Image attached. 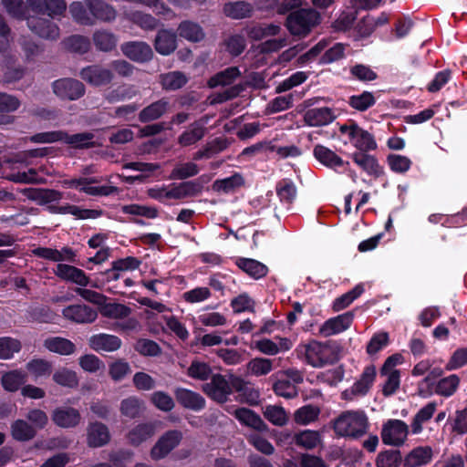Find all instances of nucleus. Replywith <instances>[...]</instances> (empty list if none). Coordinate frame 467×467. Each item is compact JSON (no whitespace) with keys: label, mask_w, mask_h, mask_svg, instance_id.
<instances>
[{"label":"nucleus","mask_w":467,"mask_h":467,"mask_svg":"<svg viewBox=\"0 0 467 467\" xmlns=\"http://www.w3.org/2000/svg\"><path fill=\"white\" fill-rule=\"evenodd\" d=\"M110 440L108 427L101 422H91L87 428V442L89 447L98 448L106 445Z\"/></svg>","instance_id":"aec40b11"},{"label":"nucleus","mask_w":467,"mask_h":467,"mask_svg":"<svg viewBox=\"0 0 467 467\" xmlns=\"http://www.w3.org/2000/svg\"><path fill=\"white\" fill-rule=\"evenodd\" d=\"M28 7L37 14H47L55 18L61 16L67 8L64 0H27Z\"/></svg>","instance_id":"2eb2a0df"},{"label":"nucleus","mask_w":467,"mask_h":467,"mask_svg":"<svg viewBox=\"0 0 467 467\" xmlns=\"http://www.w3.org/2000/svg\"><path fill=\"white\" fill-rule=\"evenodd\" d=\"M130 372L129 363L122 359L115 360L109 365V374L114 381H121Z\"/></svg>","instance_id":"69168bd1"},{"label":"nucleus","mask_w":467,"mask_h":467,"mask_svg":"<svg viewBox=\"0 0 467 467\" xmlns=\"http://www.w3.org/2000/svg\"><path fill=\"white\" fill-rule=\"evenodd\" d=\"M245 34L252 39L260 40L269 36H275L281 30L277 25L253 26L245 29Z\"/></svg>","instance_id":"864d4df0"},{"label":"nucleus","mask_w":467,"mask_h":467,"mask_svg":"<svg viewBox=\"0 0 467 467\" xmlns=\"http://www.w3.org/2000/svg\"><path fill=\"white\" fill-rule=\"evenodd\" d=\"M85 5H87L85 2L84 4L74 2L70 5L69 11L77 22L82 25H93L94 21L90 8L88 6V9H87Z\"/></svg>","instance_id":"4d7b16f0"},{"label":"nucleus","mask_w":467,"mask_h":467,"mask_svg":"<svg viewBox=\"0 0 467 467\" xmlns=\"http://www.w3.org/2000/svg\"><path fill=\"white\" fill-rule=\"evenodd\" d=\"M144 402L135 396L124 399L120 402L119 410L121 414L130 419H135L144 411Z\"/></svg>","instance_id":"ea45409f"},{"label":"nucleus","mask_w":467,"mask_h":467,"mask_svg":"<svg viewBox=\"0 0 467 467\" xmlns=\"http://www.w3.org/2000/svg\"><path fill=\"white\" fill-rule=\"evenodd\" d=\"M121 212L125 214L142 216L148 219H153L158 216V210L155 207L137 203L122 206Z\"/></svg>","instance_id":"13d9d810"},{"label":"nucleus","mask_w":467,"mask_h":467,"mask_svg":"<svg viewBox=\"0 0 467 467\" xmlns=\"http://www.w3.org/2000/svg\"><path fill=\"white\" fill-rule=\"evenodd\" d=\"M339 136L345 144L350 143L359 151H368L377 147L373 136L354 122L340 125Z\"/></svg>","instance_id":"39448f33"},{"label":"nucleus","mask_w":467,"mask_h":467,"mask_svg":"<svg viewBox=\"0 0 467 467\" xmlns=\"http://www.w3.org/2000/svg\"><path fill=\"white\" fill-rule=\"evenodd\" d=\"M436 410V403L429 402L414 416L410 427L413 434H419L423 430V424L430 420Z\"/></svg>","instance_id":"4c0bfd02"},{"label":"nucleus","mask_w":467,"mask_h":467,"mask_svg":"<svg viewBox=\"0 0 467 467\" xmlns=\"http://www.w3.org/2000/svg\"><path fill=\"white\" fill-rule=\"evenodd\" d=\"M212 296L211 290L206 286H198L182 294V298L190 304H198L208 300Z\"/></svg>","instance_id":"680f3d73"},{"label":"nucleus","mask_w":467,"mask_h":467,"mask_svg":"<svg viewBox=\"0 0 467 467\" xmlns=\"http://www.w3.org/2000/svg\"><path fill=\"white\" fill-rule=\"evenodd\" d=\"M212 374L211 367L204 362L194 360L188 368V376L198 380H206Z\"/></svg>","instance_id":"774afa93"},{"label":"nucleus","mask_w":467,"mask_h":467,"mask_svg":"<svg viewBox=\"0 0 467 467\" xmlns=\"http://www.w3.org/2000/svg\"><path fill=\"white\" fill-rule=\"evenodd\" d=\"M313 154L320 163L330 169L337 170L348 164V162H345L336 152L323 145H316Z\"/></svg>","instance_id":"a878e982"},{"label":"nucleus","mask_w":467,"mask_h":467,"mask_svg":"<svg viewBox=\"0 0 467 467\" xmlns=\"http://www.w3.org/2000/svg\"><path fill=\"white\" fill-rule=\"evenodd\" d=\"M336 116L329 108H315L306 110L304 114V121L310 127H320L331 123Z\"/></svg>","instance_id":"b1692460"},{"label":"nucleus","mask_w":467,"mask_h":467,"mask_svg":"<svg viewBox=\"0 0 467 467\" xmlns=\"http://www.w3.org/2000/svg\"><path fill=\"white\" fill-rule=\"evenodd\" d=\"M298 356L314 368H321L338 360V347L331 342L311 340L301 343L296 348Z\"/></svg>","instance_id":"f257e3e1"},{"label":"nucleus","mask_w":467,"mask_h":467,"mask_svg":"<svg viewBox=\"0 0 467 467\" xmlns=\"http://www.w3.org/2000/svg\"><path fill=\"white\" fill-rule=\"evenodd\" d=\"M353 314L347 312L325 321L319 327V334L325 337L339 334L350 327Z\"/></svg>","instance_id":"f8f14e48"},{"label":"nucleus","mask_w":467,"mask_h":467,"mask_svg":"<svg viewBox=\"0 0 467 467\" xmlns=\"http://www.w3.org/2000/svg\"><path fill=\"white\" fill-rule=\"evenodd\" d=\"M28 372L36 379L47 377L51 374L52 365L47 360L38 358L33 359L26 364Z\"/></svg>","instance_id":"052dcab7"},{"label":"nucleus","mask_w":467,"mask_h":467,"mask_svg":"<svg viewBox=\"0 0 467 467\" xmlns=\"http://www.w3.org/2000/svg\"><path fill=\"white\" fill-rule=\"evenodd\" d=\"M63 317L75 323H92L96 320L98 314L91 307L86 305H71L62 310Z\"/></svg>","instance_id":"f3484780"},{"label":"nucleus","mask_w":467,"mask_h":467,"mask_svg":"<svg viewBox=\"0 0 467 467\" xmlns=\"http://www.w3.org/2000/svg\"><path fill=\"white\" fill-rule=\"evenodd\" d=\"M52 87L54 93L62 99L76 100L85 93L84 85L73 78L57 79Z\"/></svg>","instance_id":"9b49d317"},{"label":"nucleus","mask_w":467,"mask_h":467,"mask_svg":"<svg viewBox=\"0 0 467 467\" xmlns=\"http://www.w3.org/2000/svg\"><path fill=\"white\" fill-rule=\"evenodd\" d=\"M127 17L145 30H152L158 25V21L153 16L139 11L127 14Z\"/></svg>","instance_id":"0e129e2a"},{"label":"nucleus","mask_w":467,"mask_h":467,"mask_svg":"<svg viewBox=\"0 0 467 467\" xmlns=\"http://www.w3.org/2000/svg\"><path fill=\"white\" fill-rule=\"evenodd\" d=\"M293 440L297 446L312 450L321 442V436L317 431L305 430L295 434Z\"/></svg>","instance_id":"c03bdc74"},{"label":"nucleus","mask_w":467,"mask_h":467,"mask_svg":"<svg viewBox=\"0 0 467 467\" xmlns=\"http://www.w3.org/2000/svg\"><path fill=\"white\" fill-rule=\"evenodd\" d=\"M154 47L156 51L162 56L171 54L177 47L175 33L168 29L159 30L154 40Z\"/></svg>","instance_id":"bb28decb"},{"label":"nucleus","mask_w":467,"mask_h":467,"mask_svg":"<svg viewBox=\"0 0 467 467\" xmlns=\"http://www.w3.org/2000/svg\"><path fill=\"white\" fill-rule=\"evenodd\" d=\"M365 151L354 152L352 154L353 161L369 175L379 177L382 174V167L379 164L377 159Z\"/></svg>","instance_id":"c85d7f7f"},{"label":"nucleus","mask_w":467,"mask_h":467,"mask_svg":"<svg viewBox=\"0 0 467 467\" xmlns=\"http://www.w3.org/2000/svg\"><path fill=\"white\" fill-rule=\"evenodd\" d=\"M246 367L249 374L262 377L273 370V360L266 358H254L247 363Z\"/></svg>","instance_id":"3c124183"},{"label":"nucleus","mask_w":467,"mask_h":467,"mask_svg":"<svg viewBox=\"0 0 467 467\" xmlns=\"http://www.w3.org/2000/svg\"><path fill=\"white\" fill-rule=\"evenodd\" d=\"M182 434L179 431H169L161 435L150 451L153 460L166 457L182 441Z\"/></svg>","instance_id":"9d476101"},{"label":"nucleus","mask_w":467,"mask_h":467,"mask_svg":"<svg viewBox=\"0 0 467 467\" xmlns=\"http://www.w3.org/2000/svg\"><path fill=\"white\" fill-rule=\"evenodd\" d=\"M85 3L90 8L94 22L96 19L111 22L116 18L117 12L112 6L99 0H85Z\"/></svg>","instance_id":"7c9ffc66"},{"label":"nucleus","mask_w":467,"mask_h":467,"mask_svg":"<svg viewBox=\"0 0 467 467\" xmlns=\"http://www.w3.org/2000/svg\"><path fill=\"white\" fill-rule=\"evenodd\" d=\"M203 391L213 400L223 403L232 392V387L226 379L222 375H215L211 382L203 386Z\"/></svg>","instance_id":"ddd939ff"},{"label":"nucleus","mask_w":467,"mask_h":467,"mask_svg":"<svg viewBox=\"0 0 467 467\" xmlns=\"http://www.w3.org/2000/svg\"><path fill=\"white\" fill-rule=\"evenodd\" d=\"M295 341L288 337H275V341L269 338H262L252 343L251 348L257 349L262 354L275 356L280 352H286L294 346Z\"/></svg>","instance_id":"1a4fd4ad"},{"label":"nucleus","mask_w":467,"mask_h":467,"mask_svg":"<svg viewBox=\"0 0 467 467\" xmlns=\"http://www.w3.org/2000/svg\"><path fill=\"white\" fill-rule=\"evenodd\" d=\"M186 76L179 71H172L161 76V86L167 90L181 88L186 84Z\"/></svg>","instance_id":"6e6d98bb"},{"label":"nucleus","mask_w":467,"mask_h":467,"mask_svg":"<svg viewBox=\"0 0 467 467\" xmlns=\"http://www.w3.org/2000/svg\"><path fill=\"white\" fill-rule=\"evenodd\" d=\"M240 74L238 67H228L211 78L208 85L210 88L231 85L240 76Z\"/></svg>","instance_id":"de8ad7c7"},{"label":"nucleus","mask_w":467,"mask_h":467,"mask_svg":"<svg viewBox=\"0 0 467 467\" xmlns=\"http://www.w3.org/2000/svg\"><path fill=\"white\" fill-rule=\"evenodd\" d=\"M409 434V426L401 420H389L382 425L381 440L384 444L399 447L404 444Z\"/></svg>","instance_id":"6e6552de"},{"label":"nucleus","mask_w":467,"mask_h":467,"mask_svg":"<svg viewBox=\"0 0 467 467\" xmlns=\"http://www.w3.org/2000/svg\"><path fill=\"white\" fill-rule=\"evenodd\" d=\"M88 344L89 347L97 352H112L121 347V339L114 335L101 333L90 337Z\"/></svg>","instance_id":"5701e85b"},{"label":"nucleus","mask_w":467,"mask_h":467,"mask_svg":"<svg viewBox=\"0 0 467 467\" xmlns=\"http://www.w3.org/2000/svg\"><path fill=\"white\" fill-rule=\"evenodd\" d=\"M433 450L430 446H418L412 449L404 458L406 467H421L431 463Z\"/></svg>","instance_id":"393cba45"},{"label":"nucleus","mask_w":467,"mask_h":467,"mask_svg":"<svg viewBox=\"0 0 467 467\" xmlns=\"http://www.w3.org/2000/svg\"><path fill=\"white\" fill-rule=\"evenodd\" d=\"M122 53L130 59L143 63L150 60L153 52L150 45L142 41H131L121 45Z\"/></svg>","instance_id":"4468645a"},{"label":"nucleus","mask_w":467,"mask_h":467,"mask_svg":"<svg viewBox=\"0 0 467 467\" xmlns=\"http://www.w3.org/2000/svg\"><path fill=\"white\" fill-rule=\"evenodd\" d=\"M275 379L273 386L276 395L285 399H291L297 395L296 384L303 381L302 374L296 369L278 371L271 377Z\"/></svg>","instance_id":"0eeeda50"},{"label":"nucleus","mask_w":467,"mask_h":467,"mask_svg":"<svg viewBox=\"0 0 467 467\" xmlns=\"http://www.w3.org/2000/svg\"><path fill=\"white\" fill-rule=\"evenodd\" d=\"M253 7L249 3L230 2L224 5L223 13L226 16L233 19H243L252 15Z\"/></svg>","instance_id":"79ce46f5"},{"label":"nucleus","mask_w":467,"mask_h":467,"mask_svg":"<svg viewBox=\"0 0 467 467\" xmlns=\"http://www.w3.org/2000/svg\"><path fill=\"white\" fill-rule=\"evenodd\" d=\"M53 380L66 388L74 389L78 386V377L74 370L59 368L53 374Z\"/></svg>","instance_id":"8fccbe9b"},{"label":"nucleus","mask_w":467,"mask_h":467,"mask_svg":"<svg viewBox=\"0 0 467 467\" xmlns=\"http://www.w3.org/2000/svg\"><path fill=\"white\" fill-rule=\"evenodd\" d=\"M319 21L320 16L317 11L301 9L291 13L287 16L285 26L291 35L305 37L318 25Z\"/></svg>","instance_id":"20e7f679"},{"label":"nucleus","mask_w":467,"mask_h":467,"mask_svg":"<svg viewBox=\"0 0 467 467\" xmlns=\"http://www.w3.org/2000/svg\"><path fill=\"white\" fill-rule=\"evenodd\" d=\"M26 380V374L21 370H12L2 375L1 383L6 391L15 392Z\"/></svg>","instance_id":"a18cd8bd"},{"label":"nucleus","mask_w":467,"mask_h":467,"mask_svg":"<svg viewBox=\"0 0 467 467\" xmlns=\"http://www.w3.org/2000/svg\"><path fill=\"white\" fill-rule=\"evenodd\" d=\"M207 120L200 119L192 123L178 139L180 145L186 147L195 144L205 135V124Z\"/></svg>","instance_id":"c756f323"},{"label":"nucleus","mask_w":467,"mask_h":467,"mask_svg":"<svg viewBox=\"0 0 467 467\" xmlns=\"http://www.w3.org/2000/svg\"><path fill=\"white\" fill-rule=\"evenodd\" d=\"M24 194L38 204H47L58 202L62 199V193L51 189H26Z\"/></svg>","instance_id":"473e14b6"},{"label":"nucleus","mask_w":467,"mask_h":467,"mask_svg":"<svg viewBox=\"0 0 467 467\" xmlns=\"http://www.w3.org/2000/svg\"><path fill=\"white\" fill-rule=\"evenodd\" d=\"M376 376L373 366L365 368L360 379L351 387V393L355 396H363L370 389Z\"/></svg>","instance_id":"e433bc0d"},{"label":"nucleus","mask_w":467,"mask_h":467,"mask_svg":"<svg viewBox=\"0 0 467 467\" xmlns=\"http://www.w3.org/2000/svg\"><path fill=\"white\" fill-rule=\"evenodd\" d=\"M51 417L56 425L65 429L78 426L81 420L79 411L71 407L57 408Z\"/></svg>","instance_id":"a211bd4d"},{"label":"nucleus","mask_w":467,"mask_h":467,"mask_svg":"<svg viewBox=\"0 0 467 467\" xmlns=\"http://www.w3.org/2000/svg\"><path fill=\"white\" fill-rule=\"evenodd\" d=\"M94 135L90 132H83L68 135L63 132L62 141L76 148H88L93 146Z\"/></svg>","instance_id":"bf43d9fd"},{"label":"nucleus","mask_w":467,"mask_h":467,"mask_svg":"<svg viewBox=\"0 0 467 467\" xmlns=\"http://www.w3.org/2000/svg\"><path fill=\"white\" fill-rule=\"evenodd\" d=\"M177 31L181 37L193 43L202 41L205 36L202 26L191 20L181 22Z\"/></svg>","instance_id":"72a5a7b5"},{"label":"nucleus","mask_w":467,"mask_h":467,"mask_svg":"<svg viewBox=\"0 0 467 467\" xmlns=\"http://www.w3.org/2000/svg\"><path fill=\"white\" fill-rule=\"evenodd\" d=\"M364 292L362 285H358L349 292L344 294L340 297L337 298L333 303V308L335 311H340L348 306L356 298H358Z\"/></svg>","instance_id":"e2e57ef3"},{"label":"nucleus","mask_w":467,"mask_h":467,"mask_svg":"<svg viewBox=\"0 0 467 467\" xmlns=\"http://www.w3.org/2000/svg\"><path fill=\"white\" fill-rule=\"evenodd\" d=\"M101 181L97 177H78L65 180L62 184L67 188H74L91 196H109L119 192V189L113 185H97Z\"/></svg>","instance_id":"423d86ee"},{"label":"nucleus","mask_w":467,"mask_h":467,"mask_svg":"<svg viewBox=\"0 0 467 467\" xmlns=\"http://www.w3.org/2000/svg\"><path fill=\"white\" fill-rule=\"evenodd\" d=\"M236 264L239 268L254 279L264 277L268 272L266 265L254 259L240 258Z\"/></svg>","instance_id":"a19ab883"},{"label":"nucleus","mask_w":467,"mask_h":467,"mask_svg":"<svg viewBox=\"0 0 467 467\" xmlns=\"http://www.w3.org/2000/svg\"><path fill=\"white\" fill-rule=\"evenodd\" d=\"M159 425L160 421L140 423L129 431L127 439L131 445L138 446L151 438Z\"/></svg>","instance_id":"412c9836"},{"label":"nucleus","mask_w":467,"mask_h":467,"mask_svg":"<svg viewBox=\"0 0 467 467\" xmlns=\"http://www.w3.org/2000/svg\"><path fill=\"white\" fill-rule=\"evenodd\" d=\"M320 409L314 405H306L295 411L294 420L299 425H308L318 419Z\"/></svg>","instance_id":"09e8293b"},{"label":"nucleus","mask_w":467,"mask_h":467,"mask_svg":"<svg viewBox=\"0 0 467 467\" xmlns=\"http://www.w3.org/2000/svg\"><path fill=\"white\" fill-rule=\"evenodd\" d=\"M387 161L390 170L396 173H405L412 163L410 158L400 154H390Z\"/></svg>","instance_id":"338daca9"},{"label":"nucleus","mask_w":467,"mask_h":467,"mask_svg":"<svg viewBox=\"0 0 467 467\" xmlns=\"http://www.w3.org/2000/svg\"><path fill=\"white\" fill-rule=\"evenodd\" d=\"M175 397L182 407L189 410H200L205 406V400L199 393L187 389H177Z\"/></svg>","instance_id":"cd10ccee"},{"label":"nucleus","mask_w":467,"mask_h":467,"mask_svg":"<svg viewBox=\"0 0 467 467\" xmlns=\"http://www.w3.org/2000/svg\"><path fill=\"white\" fill-rule=\"evenodd\" d=\"M29 28L39 36L48 39H56L59 36L57 26L51 21L41 17H28Z\"/></svg>","instance_id":"4be33fe9"},{"label":"nucleus","mask_w":467,"mask_h":467,"mask_svg":"<svg viewBox=\"0 0 467 467\" xmlns=\"http://www.w3.org/2000/svg\"><path fill=\"white\" fill-rule=\"evenodd\" d=\"M369 428V421L365 411L346 410L333 420V429L337 436L358 439L364 436Z\"/></svg>","instance_id":"f03ea898"},{"label":"nucleus","mask_w":467,"mask_h":467,"mask_svg":"<svg viewBox=\"0 0 467 467\" xmlns=\"http://www.w3.org/2000/svg\"><path fill=\"white\" fill-rule=\"evenodd\" d=\"M265 418L275 426H284L288 420L284 408L276 405H267L264 408Z\"/></svg>","instance_id":"5fc2aeb1"},{"label":"nucleus","mask_w":467,"mask_h":467,"mask_svg":"<svg viewBox=\"0 0 467 467\" xmlns=\"http://www.w3.org/2000/svg\"><path fill=\"white\" fill-rule=\"evenodd\" d=\"M54 273L57 277L80 286H87L89 284V278L85 272L70 265L58 264Z\"/></svg>","instance_id":"6ab92c4d"},{"label":"nucleus","mask_w":467,"mask_h":467,"mask_svg":"<svg viewBox=\"0 0 467 467\" xmlns=\"http://www.w3.org/2000/svg\"><path fill=\"white\" fill-rule=\"evenodd\" d=\"M80 77L92 86H102L109 84L112 80L113 74L109 68L99 65H92L84 67L80 72Z\"/></svg>","instance_id":"dca6fc26"},{"label":"nucleus","mask_w":467,"mask_h":467,"mask_svg":"<svg viewBox=\"0 0 467 467\" xmlns=\"http://www.w3.org/2000/svg\"><path fill=\"white\" fill-rule=\"evenodd\" d=\"M11 435L18 441H27L36 435L35 427L25 420H16L11 424Z\"/></svg>","instance_id":"c9c22d12"},{"label":"nucleus","mask_w":467,"mask_h":467,"mask_svg":"<svg viewBox=\"0 0 467 467\" xmlns=\"http://www.w3.org/2000/svg\"><path fill=\"white\" fill-rule=\"evenodd\" d=\"M44 347L50 352L69 356L76 352V346L69 339L61 337H50L45 339Z\"/></svg>","instance_id":"2f4dec72"},{"label":"nucleus","mask_w":467,"mask_h":467,"mask_svg":"<svg viewBox=\"0 0 467 467\" xmlns=\"http://www.w3.org/2000/svg\"><path fill=\"white\" fill-rule=\"evenodd\" d=\"M234 415L240 422L256 431H265L268 430L263 420L251 410L240 408L235 410Z\"/></svg>","instance_id":"f704fd0d"},{"label":"nucleus","mask_w":467,"mask_h":467,"mask_svg":"<svg viewBox=\"0 0 467 467\" xmlns=\"http://www.w3.org/2000/svg\"><path fill=\"white\" fill-rule=\"evenodd\" d=\"M461 379L456 374L449 375L441 379L435 387V393L448 398L452 396L460 386Z\"/></svg>","instance_id":"37998d69"},{"label":"nucleus","mask_w":467,"mask_h":467,"mask_svg":"<svg viewBox=\"0 0 467 467\" xmlns=\"http://www.w3.org/2000/svg\"><path fill=\"white\" fill-rule=\"evenodd\" d=\"M201 191L199 184L193 182H186L169 186H154L147 190L149 197L164 202L166 200H181L194 196Z\"/></svg>","instance_id":"7ed1b4c3"},{"label":"nucleus","mask_w":467,"mask_h":467,"mask_svg":"<svg viewBox=\"0 0 467 467\" xmlns=\"http://www.w3.org/2000/svg\"><path fill=\"white\" fill-rule=\"evenodd\" d=\"M101 316L110 318L122 320L130 317L131 309L126 305L119 303H107L99 308Z\"/></svg>","instance_id":"58836bf2"},{"label":"nucleus","mask_w":467,"mask_h":467,"mask_svg":"<svg viewBox=\"0 0 467 467\" xmlns=\"http://www.w3.org/2000/svg\"><path fill=\"white\" fill-rule=\"evenodd\" d=\"M168 102L164 99L153 102L150 106L143 109L139 115L141 122H148L161 117L167 110Z\"/></svg>","instance_id":"49530a36"},{"label":"nucleus","mask_w":467,"mask_h":467,"mask_svg":"<svg viewBox=\"0 0 467 467\" xmlns=\"http://www.w3.org/2000/svg\"><path fill=\"white\" fill-rule=\"evenodd\" d=\"M93 41L98 49L108 52L116 47L118 39L109 31L98 30L93 35Z\"/></svg>","instance_id":"603ef678"}]
</instances>
